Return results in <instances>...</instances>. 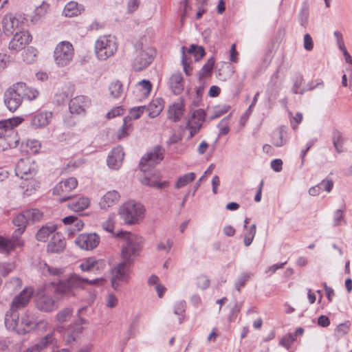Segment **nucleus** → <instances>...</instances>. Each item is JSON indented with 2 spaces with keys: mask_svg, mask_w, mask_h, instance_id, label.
Segmentation results:
<instances>
[{
  "mask_svg": "<svg viewBox=\"0 0 352 352\" xmlns=\"http://www.w3.org/2000/svg\"><path fill=\"white\" fill-rule=\"evenodd\" d=\"M342 223L346 224L343 211L341 210H337L334 212L333 226L337 227L340 226Z\"/></svg>",
  "mask_w": 352,
  "mask_h": 352,
  "instance_id": "6e6d98bb",
  "label": "nucleus"
},
{
  "mask_svg": "<svg viewBox=\"0 0 352 352\" xmlns=\"http://www.w3.org/2000/svg\"><path fill=\"white\" fill-rule=\"evenodd\" d=\"M73 309L70 307H66L58 311L56 315V319L61 323L66 322L72 315Z\"/></svg>",
  "mask_w": 352,
  "mask_h": 352,
  "instance_id": "49530a36",
  "label": "nucleus"
},
{
  "mask_svg": "<svg viewBox=\"0 0 352 352\" xmlns=\"http://www.w3.org/2000/svg\"><path fill=\"white\" fill-rule=\"evenodd\" d=\"M43 273H49L52 276H58L63 273V270L60 268L50 266L47 264H45L43 267Z\"/></svg>",
  "mask_w": 352,
  "mask_h": 352,
  "instance_id": "13d9d810",
  "label": "nucleus"
},
{
  "mask_svg": "<svg viewBox=\"0 0 352 352\" xmlns=\"http://www.w3.org/2000/svg\"><path fill=\"white\" fill-rule=\"evenodd\" d=\"M74 49L69 41H61L56 45L54 50V59L58 67L68 65L73 60Z\"/></svg>",
  "mask_w": 352,
  "mask_h": 352,
  "instance_id": "6e6552de",
  "label": "nucleus"
},
{
  "mask_svg": "<svg viewBox=\"0 0 352 352\" xmlns=\"http://www.w3.org/2000/svg\"><path fill=\"white\" fill-rule=\"evenodd\" d=\"M36 307L41 311L50 312L57 309L58 303L52 296L40 293L36 299Z\"/></svg>",
  "mask_w": 352,
  "mask_h": 352,
  "instance_id": "4468645a",
  "label": "nucleus"
},
{
  "mask_svg": "<svg viewBox=\"0 0 352 352\" xmlns=\"http://www.w3.org/2000/svg\"><path fill=\"white\" fill-rule=\"evenodd\" d=\"M102 228L108 232L113 233L114 215H110L107 221L102 224Z\"/></svg>",
  "mask_w": 352,
  "mask_h": 352,
  "instance_id": "4d7b16f0",
  "label": "nucleus"
},
{
  "mask_svg": "<svg viewBox=\"0 0 352 352\" xmlns=\"http://www.w3.org/2000/svg\"><path fill=\"white\" fill-rule=\"evenodd\" d=\"M15 173L17 177L27 182L21 184L23 188H26V191L31 192L38 186L37 182L34 179L37 173V166L31 158L21 159L17 162Z\"/></svg>",
  "mask_w": 352,
  "mask_h": 352,
  "instance_id": "7ed1b4c3",
  "label": "nucleus"
},
{
  "mask_svg": "<svg viewBox=\"0 0 352 352\" xmlns=\"http://www.w3.org/2000/svg\"><path fill=\"white\" fill-rule=\"evenodd\" d=\"M205 117H206L205 111L201 109H199L193 112L191 118L198 120L199 121L204 122L205 120Z\"/></svg>",
  "mask_w": 352,
  "mask_h": 352,
  "instance_id": "69168bd1",
  "label": "nucleus"
},
{
  "mask_svg": "<svg viewBox=\"0 0 352 352\" xmlns=\"http://www.w3.org/2000/svg\"><path fill=\"white\" fill-rule=\"evenodd\" d=\"M118 43L116 36L109 34L100 36L95 43V54L101 60H107L117 52Z\"/></svg>",
  "mask_w": 352,
  "mask_h": 352,
  "instance_id": "423d86ee",
  "label": "nucleus"
},
{
  "mask_svg": "<svg viewBox=\"0 0 352 352\" xmlns=\"http://www.w3.org/2000/svg\"><path fill=\"white\" fill-rule=\"evenodd\" d=\"M24 87V94H21V99H28V100H33L37 98L38 96V91L34 88H31L28 87L25 83H23Z\"/></svg>",
  "mask_w": 352,
  "mask_h": 352,
  "instance_id": "a18cd8bd",
  "label": "nucleus"
},
{
  "mask_svg": "<svg viewBox=\"0 0 352 352\" xmlns=\"http://www.w3.org/2000/svg\"><path fill=\"white\" fill-rule=\"evenodd\" d=\"M32 40V36L28 31L16 32L13 38L10 41L9 48L12 50H21L23 49Z\"/></svg>",
  "mask_w": 352,
  "mask_h": 352,
  "instance_id": "a211bd4d",
  "label": "nucleus"
},
{
  "mask_svg": "<svg viewBox=\"0 0 352 352\" xmlns=\"http://www.w3.org/2000/svg\"><path fill=\"white\" fill-rule=\"evenodd\" d=\"M349 327H350L349 322L341 323L339 325H338L336 331L340 335H344V334L347 333Z\"/></svg>",
  "mask_w": 352,
  "mask_h": 352,
  "instance_id": "0e129e2a",
  "label": "nucleus"
},
{
  "mask_svg": "<svg viewBox=\"0 0 352 352\" xmlns=\"http://www.w3.org/2000/svg\"><path fill=\"white\" fill-rule=\"evenodd\" d=\"M163 159V153L160 148H155L153 152L145 155L141 159L140 166L142 171L146 172V166H154Z\"/></svg>",
  "mask_w": 352,
  "mask_h": 352,
  "instance_id": "f3484780",
  "label": "nucleus"
},
{
  "mask_svg": "<svg viewBox=\"0 0 352 352\" xmlns=\"http://www.w3.org/2000/svg\"><path fill=\"white\" fill-rule=\"evenodd\" d=\"M295 340L296 338L292 333H287L280 340V344L289 349Z\"/></svg>",
  "mask_w": 352,
  "mask_h": 352,
  "instance_id": "5fc2aeb1",
  "label": "nucleus"
},
{
  "mask_svg": "<svg viewBox=\"0 0 352 352\" xmlns=\"http://www.w3.org/2000/svg\"><path fill=\"white\" fill-rule=\"evenodd\" d=\"M197 285L201 289H206L209 287V278L205 275H201L197 278Z\"/></svg>",
  "mask_w": 352,
  "mask_h": 352,
  "instance_id": "bf43d9fd",
  "label": "nucleus"
},
{
  "mask_svg": "<svg viewBox=\"0 0 352 352\" xmlns=\"http://www.w3.org/2000/svg\"><path fill=\"white\" fill-rule=\"evenodd\" d=\"M155 50L154 48L141 43L135 46L132 66L134 70L141 71L147 67L153 61Z\"/></svg>",
  "mask_w": 352,
  "mask_h": 352,
  "instance_id": "0eeeda50",
  "label": "nucleus"
},
{
  "mask_svg": "<svg viewBox=\"0 0 352 352\" xmlns=\"http://www.w3.org/2000/svg\"><path fill=\"white\" fill-rule=\"evenodd\" d=\"M82 328L80 326L76 327H70L65 330L63 334V339L66 345L69 346L76 339V337L79 333L82 332Z\"/></svg>",
  "mask_w": 352,
  "mask_h": 352,
  "instance_id": "2f4dec72",
  "label": "nucleus"
},
{
  "mask_svg": "<svg viewBox=\"0 0 352 352\" xmlns=\"http://www.w3.org/2000/svg\"><path fill=\"white\" fill-rule=\"evenodd\" d=\"M146 209L139 201L129 200L122 204L118 210V214L126 224L139 223L144 217Z\"/></svg>",
  "mask_w": 352,
  "mask_h": 352,
  "instance_id": "20e7f679",
  "label": "nucleus"
},
{
  "mask_svg": "<svg viewBox=\"0 0 352 352\" xmlns=\"http://www.w3.org/2000/svg\"><path fill=\"white\" fill-rule=\"evenodd\" d=\"M23 121L21 117H14L12 118L3 120L0 121V129H10L18 126Z\"/></svg>",
  "mask_w": 352,
  "mask_h": 352,
  "instance_id": "58836bf2",
  "label": "nucleus"
},
{
  "mask_svg": "<svg viewBox=\"0 0 352 352\" xmlns=\"http://www.w3.org/2000/svg\"><path fill=\"white\" fill-rule=\"evenodd\" d=\"M77 185V179L74 177H69L57 184L53 190V193L60 197V202L67 201L72 197L69 195L70 192L75 189Z\"/></svg>",
  "mask_w": 352,
  "mask_h": 352,
  "instance_id": "9d476101",
  "label": "nucleus"
},
{
  "mask_svg": "<svg viewBox=\"0 0 352 352\" xmlns=\"http://www.w3.org/2000/svg\"><path fill=\"white\" fill-rule=\"evenodd\" d=\"M140 182L142 184L155 188H164L168 186L167 182H160L159 181V175H145L140 178Z\"/></svg>",
  "mask_w": 352,
  "mask_h": 352,
  "instance_id": "bb28decb",
  "label": "nucleus"
},
{
  "mask_svg": "<svg viewBox=\"0 0 352 352\" xmlns=\"http://www.w3.org/2000/svg\"><path fill=\"white\" fill-rule=\"evenodd\" d=\"M124 157L123 148L121 146H117L111 151L107 156V166L113 170H118L122 165Z\"/></svg>",
  "mask_w": 352,
  "mask_h": 352,
  "instance_id": "2eb2a0df",
  "label": "nucleus"
},
{
  "mask_svg": "<svg viewBox=\"0 0 352 352\" xmlns=\"http://www.w3.org/2000/svg\"><path fill=\"white\" fill-rule=\"evenodd\" d=\"M23 82H17L6 89L4 93V103L9 111L14 112L21 106V94H24Z\"/></svg>",
  "mask_w": 352,
  "mask_h": 352,
  "instance_id": "1a4fd4ad",
  "label": "nucleus"
},
{
  "mask_svg": "<svg viewBox=\"0 0 352 352\" xmlns=\"http://www.w3.org/2000/svg\"><path fill=\"white\" fill-rule=\"evenodd\" d=\"M89 99L83 96H76L72 99L69 103V109L72 114L80 115L85 112V109L89 106Z\"/></svg>",
  "mask_w": 352,
  "mask_h": 352,
  "instance_id": "aec40b11",
  "label": "nucleus"
},
{
  "mask_svg": "<svg viewBox=\"0 0 352 352\" xmlns=\"http://www.w3.org/2000/svg\"><path fill=\"white\" fill-rule=\"evenodd\" d=\"M189 54H193L195 60L198 61L205 54L204 49L195 45H191L188 49Z\"/></svg>",
  "mask_w": 352,
  "mask_h": 352,
  "instance_id": "8fccbe9b",
  "label": "nucleus"
},
{
  "mask_svg": "<svg viewBox=\"0 0 352 352\" xmlns=\"http://www.w3.org/2000/svg\"><path fill=\"white\" fill-rule=\"evenodd\" d=\"M195 177V174L194 173H188L184 174V175L178 178V180L175 184V188L179 189L186 186L188 184L194 181Z\"/></svg>",
  "mask_w": 352,
  "mask_h": 352,
  "instance_id": "ea45409f",
  "label": "nucleus"
},
{
  "mask_svg": "<svg viewBox=\"0 0 352 352\" xmlns=\"http://www.w3.org/2000/svg\"><path fill=\"white\" fill-rule=\"evenodd\" d=\"M184 104L182 101H179L170 105L168 111V118L173 122L179 121L184 113Z\"/></svg>",
  "mask_w": 352,
  "mask_h": 352,
  "instance_id": "c756f323",
  "label": "nucleus"
},
{
  "mask_svg": "<svg viewBox=\"0 0 352 352\" xmlns=\"http://www.w3.org/2000/svg\"><path fill=\"white\" fill-rule=\"evenodd\" d=\"M38 318L33 312L26 311L24 312L20 321L21 333H25L26 332L34 329L36 327Z\"/></svg>",
  "mask_w": 352,
  "mask_h": 352,
  "instance_id": "412c9836",
  "label": "nucleus"
},
{
  "mask_svg": "<svg viewBox=\"0 0 352 352\" xmlns=\"http://www.w3.org/2000/svg\"><path fill=\"white\" fill-rule=\"evenodd\" d=\"M120 199L119 192L116 190L107 192L100 199L99 205L100 208L107 210L116 205Z\"/></svg>",
  "mask_w": 352,
  "mask_h": 352,
  "instance_id": "b1692460",
  "label": "nucleus"
},
{
  "mask_svg": "<svg viewBox=\"0 0 352 352\" xmlns=\"http://www.w3.org/2000/svg\"><path fill=\"white\" fill-rule=\"evenodd\" d=\"M25 230L23 228H17L12 234L11 239H6L0 236V252L8 254L10 251L16 247H21L23 241L21 239V234Z\"/></svg>",
  "mask_w": 352,
  "mask_h": 352,
  "instance_id": "f8f14e48",
  "label": "nucleus"
},
{
  "mask_svg": "<svg viewBox=\"0 0 352 352\" xmlns=\"http://www.w3.org/2000/svg\"><path fill=\"white\" fill-rule=\"evenodd\" d=\"M22 24L21 17L12 13L6 14L2 21L3 30L6 34L11 35L14 33Z\"/></svg>",
  "mask_w": 352,
  "mask_h": 352,
  "instance_id": "dca6fc26",
  "label": "nucleus"
},
{
  "mask_svg": "<svg viewBox=\"0 0 352 352\" xmlns=\"http://www.w3.org/2000/svg\"><path fill=\"white\" fill-rule=\"evenodd\" d=\"M256 232V225L251 226L244 235L243 243L245 246H249L253 241Z\"/></svg>",
  "mask_w": 352,
  "mask_h": 352,
  "instance_id": "de8ad7c7",
  "label": "nucleus"
},
{
  "mask_svg": "<svg viewBox=\"0 0 352 352\" xmlns=\"http://www.w3.org/2000/svg\"><path fill=\"white\" fill-rule=\"evenodd\" d=\"M66 247V241L60 232L55 233L47 244V251L51 253H60Z\"/></svg>",
  "mask_w": 352,
  "mask_h": 352,
  "instance_id": "4be33fe9",
  "label": "nucleus"
},
{
  "mask_svg": "<svg viewBox=\"0 0 352 352\" xmlns=\"http://www.w3.org/2000/svg\"><path fill=\"white\" fill-rule=\"evenodd\" d=\"M332 141L336 151L338 153L342 152L344 139L340 131L336 129L333 131Z\"/></svg>",
  "mask_w": 352,
  "mask_h": 352,
  "instance_id": "c9c22d12",
  "label": "nucleus"
},
{
  "mask_svg": "<svg viewBox=\"0 0 352 352\" xmlns=\"http://www.w3.org/2000/svg\"><path fill=\"white\" fill-rule=\"evenodd\" d=\"M99 243L100 236L95 232L80 234L75 240V244L80 249L85 250L95 249Z\"/></svg>",
  "mask_w": 352,
  "mask_h": 352,
  "instance_id": "ddd939ff",
  "label": "nucleus"
},
{
  "mask_svg": "<svg viewBox=\"0 0 352 352\" xmlns=\"http://www.w3.org/2000/svg\"><path fill=\"white\" fill-rule=\"evenodd\" d=\"M170 88L172 91L176 94H180L184 87V82L182 75L179 72L173 74L170 78Z\"/></svg>",
  "mask_w": 352,
  "mask_h": 352,
  "instance_id": "cd10ccee",
  "label": "nucleus"
},
{
  "mask_svg": "<svg viewBox=\"0 0 352 352\" xmlns=\"http://www.w3.org/2000/svg\"><path fill=\"white\" fill-rule=\"evenodd\" d=\"M203 122L190 118L188 122L187 128L190 131V137L192 138L201 129Z\"/></svg>",
  "mask_w": 352,
  "mask_h": 352,
  "instance_id": "a19ab883",
  "label": "nucleus"
},
{
  "mask_svg": "<svg viewBox=\"0 0 352 352\" xmlns=\"http://www.w3.org/2000/svg\"><path fill=\"white\" fill-rule=\"evenodd\" d=\"M133 131V123L124 118L122 126L117 131V138L122 140L127 137Z\"/></svg>",
  "mask_w": 352,
  "mask_h": 352,
  "instance_id": "e433bc0d",
  "label": "nucleus"
},
{
  "mask_svg": "<svg viewBox=\"0 0 352 352\" xmlns=\"http://www.w3.org/2000/svg\"><path fill=\"white\" fill-rule=\"evenodd\" d=\"M33 293L34 290L32 287H26L14 297L10 305V309L5 316V325L8 330L21 333V326L19 322L17 311L29 303Z\"/></svg>",
  "mask_w": 352,
  "mask_h": 352,
  "instance_id": "f257e3e1",
  "label": "nucleus"
},
{
  "mask_svg": "<svg viewBox=\"0 0 352 352\" xmlns=\"http://www.w3.org/2000/svg\"><path fill=\"white\" fill-rule=\"evenodd\" d=\"M129 265L124 261L120 262L111 270V285L117 289L121 282L127 283L130 278Z\"/></svg>",
  "mask_w": 352,
  "mask_h": 352,
  "instance_id": "9b49d317",
  "label": "nucleus"
},
{
  "mask_svg": "<svg viewBox=\"0 0 352 352\" xmlns=\"http://www.w3.org/2000/svg\"><path fill=\"white\" fill-rule=\"evenodd\" d=\"M173 245V241L170 239H167L166 244L162 242H160L157 245V249L158 250H165L166 252H168L170 251Z\"/></svg>",
  "mask_w": 352,
  "mask_h": 352,
  "instance_id": "e2e57ef3",
  "label": "nucleus"
},
{
  "mask_svg": "<svg viewBox=\"0 0 352 352\" xmlns=\"http://www.w3.org/2000/svg\"><path fill=\"white\" fill-rule=\"evenodd\" d=\"M52 117L51 111L38 113L32 118L31 125L35 129L45 127L50 123Z\"/></svg>",
  "mask_w": 352,
  "mask_h": 352,
  "instance_id": "a878e982",
  "label": "nucleus"
},
{
  "mask_svg": "<svg viewBox=\"0 0 352 352\" xmlns=\"http://www.w3.org/2000/svg\"><path fill=\"white\" fill-rule=\"evenodd\" d=\"M106 267V262L102 260H96L93 257L88 258L80 265V269L84 272L101 271Z\"/></svg>",
  "mask_w": 352,
  "mask_h": 352,
  "instance_id": "393cba45",
  "label": "nucleus"
},
{
  "mask_svg": "<svg viewBox=\"0 0 352 352\" xmlns=\"http://www.w3.org/2000/svg\"><path fill=\"white\" fill-rule=\"evenodd\" d=\"M15 268L14 263H0V274L6 276Z\"/></svg>",
  "mask_w": 352,
  "mask_h": 352,
  "instance_id": "864d4df0",
  "label": "nucleus"
},
{
  "mask_svg": "<svg viewBox=\"0 0 352 352\" xmlns=\"http://www.w3.org/2000/svg\"><path fill=\"white\" fill-rule=\"evenodd\" d=\"M283 161L280 159L273 160L271 162V167L276 172H280L282 170Z\"/></svg>",
  "mask_w": 352,
  "mask_h": 352,
  "instance_id": "774afa93",
  "label": "nucleus"
},
{
  "mask_svg": "<svg viewBox=\"0 0 352 352\" xmlns=\"http://www.w3.org/2000/svg\"><path fill=\"white\" fill-rule=\"evenodd\" d=\"M309 15V7L305 4L302 7L300 12L298 14V19L302 26H305L308 22Z\"/></svg>",
  "mask_w": 352,
  "mask_h": 352,
  "instance_id": "3c124183",
  "label": "nucleus"
},
{
  "mask_svg": "<svg viewBox=\"0 0 352 352\" xmlns=\"http://www.w3.org/2000/svg\"><path fill=\"white\" fill-rule=\"evenodd\" d=\"M84 10V6L78 3L76 1H71L65 6L63 11V14L66 17H73L80 14Z\"/></svg>",
  "mask_w": 352,
  "mask_h": 352,
  "instance_id": "c85d7f7f",
  "label": "nucleus"
},
{
  "mask_svg": "<svg viewBox=\"0 0 352 352\" xmlns=\"http://www.w3.org/2000/svg\"><path fill=\"white\" fill-rule=\"evenodd\" d=\"M145 108V106H140L132 108L130 110L129 115L126 116L124 119L130 122H132L133 120H137L141 116Z\"/></svg>",
  "mask_w": 352,
  "mask_h": 352,
  "instance_id": "79ce46f5",
  "label": "nucleus"
},
{
  "mask_svg": "<svg viewBox=\"0 0 352 352\" xmlns=\"http://www.w3.org/2000/svg\"><path fill=\"white\" fill-rule=\"evenodd\" d=\"M252 274L244 272L242 273L235 282V288L238 292H241V289L245 285L246 282L250 279Z\"/></svg>",
  "mask_w": 352,
  "mask_h": 352,
  "instance_id": "603ef678",
  "label": "nucleus"
},
{
  "mask_svg": "<svg viewBox=\"0 0 352 352\" xmlns=\"http://www.w3.org/2000/svg\"><path fill=\"white\" fill-rule=\"evenodd\" d=\"M136 88L142 92L143 97H147L151 91L152 85L149 80H142L137 84Z\"/></svg>",
  "mask_w": 352,
  "mask_h": 352,
  "instance_id": "37998d69",
  "label": "nucleus"
},
{
  "mask_svg": "<svg viewBox=\"0 0 352 352\" xmlns=\"http://www.w3.org/2000/svg\"><path fill=\"white\" fill-rule=\"evenodd\" d=\"M109 89L110 94L113 98H120L123 91L122 85L118 80L112 82L111 83V85H109Z\"/></svg>",
  "mask_w": 352,
  "mask_h": 352,
  "instance_id": "c03bdc74",
  "label": "nucleus"
},
{
  "mask_svg": "<svg viewBox=\"0 0 352 352\" xmlns=\"http://www.w3.org/2000/svg\"><path fill=\"white\" fill-rule=\"evenodd\" d=\"M333 182L331 179H323L320 184V186L323 188V189L327 191V192H329L331 191L333 187Z\"/></svg>",
  "mask_w": 352,
  "mask_h": 352,
  "instance_id": "680f3d73",
  "label": "nucleus"
},
{
  "mask_svg": "<svg viewBox=\"0 0 352 352\" xmlns=\"http://www.w3.org/2000/svg\"><path fill=\"white\" fill-rule=\"evenodd\" d=\"M56 343V338L55 337L54 333L50 332L41 338L40 340L30 346L23 352H45V349L51 345V344Z\"/></svg>",
  "mask_w": 352,
  "mask_h": 352,
  "instance_id": "6ab92c4d",
  "label": "nucleus"
},
{
  "mask_svg": "<svg viewBox=\"0 0 352 352\" xmlns=\"http://www.w3.org/2000/svg\"><path fill=\"white\" fill-rule=\"evenodd\" d=\"M164 109V101L162 98H157L153 100L148 107L149 117L154 118L157 117Z\"/></svg>",
  "mask_w": 352,
  "mask_h": 352,
  "instance_id": "473e14b6",
  "label": "nucleus"
},
{
  "mask_svg": "<svg viewBox=\"0 0 352 352\" xmlns=\"http://www.w3.org/2000/svg\"><path fill=\"white\" fill-rule=\"evenodd\" d=\"M116 236L124 241L121 250L122 261L132 265L142 250L143 239L135 234L123 231L117 232Z\"/></svg>",
  "mask_w": 352,
  "mask_h": 352,
  "instance_id": "f03ea898",
  "label": "nucleus"
},
{
  "mask_svg": "<svg viewBox=\"0 0 352 352\" xmlns=\"http://www.w3.org/2000/svg\"><path fill=\"white\" fill-rule=\"evenodd\" d=\"M50 6L45 2H43L39 6L36 7L34 10V16L32 18V21L36 23L43 19L47 14Z\"/></svg>",
  "mask_w": 352,
  "mask_h": 352,
  "instance_id": "f704fd0d",
  "label": "nucleus"
},
{
  "mask_svg": "<svg viewBox=\"0 0 352 352\" xmlns=\"http://www.w3.org/2000/svg\"><path fill=\"white\" fill-rule=\"evenodd\" d=\"M14 226L19 227V228H23L25 230L27 225L28 224L25 214L23 212L18 214L12 220Z\"/></svg>",
  "mask_w": 352,
  "mask_h": 352,
  "instance_id": "09e8293b",
  "label": "nucleus"
},
{
  "mask_svg": "<svg viewBox=\"0 0 352 352\" xmlns=\"http://www.w3.org/2000/svg\"><path fill=\"white\" fill-rule=\"evenodd\" d=\"M56 226L52 223H48L41 228L36 233V239L40 241H45L48 236L55 232Z\"/></svg>",
  "mask_w": 352,
  "mask_h": 352,
  "instance_id": "72a5a7b5",
  "label": "nucleus"
},
{
  "mask_svg": "<svg viewBox=\"0 0 352 352\" xmlns=\"http://www.w3.org/2000/svg\"><path fill=\"white\" fill-rule=\"evenodd\" d=\"M89 205V199L82 197L73 199L68 204V208L75 212H80L87 208Z\"/></svg>",
  "mask_w": 352,
  "mask_h": 352,
  "instance_id": "7c9ffc66",
  "label": "nucleus"
},
{
  "mask_svg": "<svg viewBox=\"0 0 352 352\" xmlns=\"http://www.w3.org/2000/svg\"><path fill=\"white\" fill-rule=\"evenodd\" d=\"M303 46L307 51H311L314 48V42L309 34H305L304 36Z\"/></svg>",
  "mask_w": 352,
  "mask_h": 352,
  "instance_id": "052dcab7",
  "label": "nucleus"
},
{
  "mask_svg": "<svg viewBox=\"0 0 352 352\" xmlns=\"http://www.w3.org/2000/svg\"><path fill=\"white\" fill-rule=\"evenodd\" d=\"M104 282L105 279L103 278L89 280L87 278H82L76 274H72L65 280L59 282L55 292L62 296H71L73 295L72 289L80 286L82 283H87L89 285H102Z\"/></svg>",
  "mask_w": 352,
  "mask_h": 352,
  "instance_id": "39448f33",
  "label": "nucleus"
},
{
  "mask_svg": "<svg viewBox=\"0 0 352 352\" xmlns=\"http://www.w3.org/2000/svg\"><path fill=\"white\" fill-rule=\"evenodd\" d=\"M281 88V80L279 78L278 73L276 72L271 78L267 84V94L270 101L275 100L279 94Z\"/></svg>",
  "mask_w": 352,
  "mask_h": 352,
  "instance_id": "5701e85b",
  "label": "nucleus"
},
{
  "mask_svg": "<svg viewBox=\"0 0 352 352\" xmlns=\"http://www.w3.org/2000/svg\"><path fill=\"white\" fill-rule=\"evenodd\" d=\"M28 223H33L40 221L43 217V213L38 209L32 208L24 211Z\"/></svg>",
  "mask_w": 352,
  "mask_h": 352,
  "instance_id": "4c0bfd02",
  "label": "nucleus"
},
{
  "mask_svg": "<svg viewBox=\"0 0 352 352\" xmlns=\"http://www.w3.org/2000/svg\"><path fill=\"white\" fill-rule=\"evenodd\" d=\"M123 113V109L120 107H117L113 109L111 111L107 113V117L109 119L113 118L117 116L122 115Z\"/></svg>",
  "mask_w": 352,
  "mask_h": 352,
  "instance_id": "338daca9",
  "label": "nucleus"
}]
</instances>
